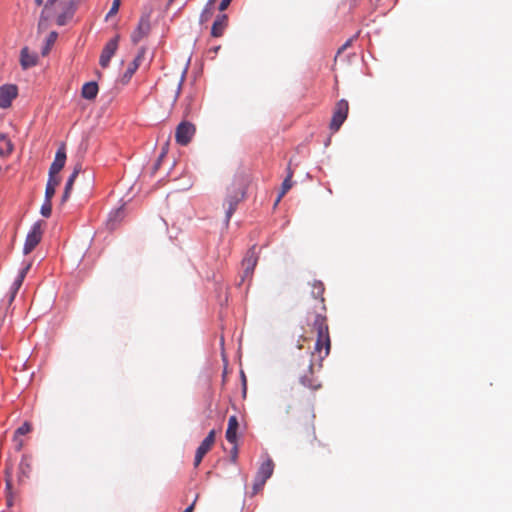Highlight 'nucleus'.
Returning a JSON list of instances; mask_svg holds the SVG:
<instances>
[{
  "mask_svg": "<svg viewBox=\"0 0 512 512\" xmlns=\"http://www.w3.org/2000/svg\"><path fill=\"white\" fill-rule=\"evenodd\" d=\"M17 448H18V450H20L22 448V443L21 442L18 443V447Z\"/></svg>",
  "mask_w": 512,
  "mask_h": 512,
  "instance_id": "49",
  "label": "nucleus"
},
{
  "mask_svg": "<svg viewBox=\"0 0 512 512\" xmlns=\"http://www.w3.org/2000/svg\"><path fill=\"white\" fill-rule=\"evenodd\" d=\"M150 32L149 16H142L139 20L137 28L131 34V40L134 44L139 43Z\"/></svg>",
  "mask_w": 512,
  "mask_h": 512,
  "instance_id": "12",
  "label": "nucleus"
},
{
  "mask_svg": "<svg viewBox=\"0 0 512 512\" xmlns=\"http://www.w3.org/2000/svg\"><path fill=\"white\" fill-rule=\"evenodd\" d=\"M118 41H119V36H115L114 38L109 40L106 43V45L104 46V48L101 52V55H100V59H99V64L101 65V67H103V68L108 67L111 58L114 56L115 52L117 51Z\"/></svg>",
  "mask_w": 512,
  "mask_h": 512,
  "instance_id": "10",
  "label": "nucleus"
},
{
  "mask_svg": "<svg viewBox=\"0 0 512 512\" xmlns=\"http://www.w3.org/2000/svg\"><path fill=\"white\" fill-rule=\"evenodd\" d=\"M43 25H44L43 24V16H41V19H40L39 24H38L39 30H41L43 28Z\"/></svg>",
  "mask_w": 512,
  "mask_h": 512,
  "instance_id": "45",
  "label": "nucleus"
},
{
  "mask_svg": "<svg viewBox=\"0 0 512 512\" xmlns=\"http://www.w3.org/2000/svg\"><path fill=\"white\" fill-rule=\"evenodd\" d=\"M352 43V39L347 40L338 50V54L342 53L344 50H346Z\"/></svg>",
  "mask_w": 512,
  "mask_h": 512,
  "instance_id": "37",
  "label": "nucleus"
},
{
  "mask_svg": "<svg viewBox=\"0 0 512 512\" xmlns=\"http://www.w3.org/2000/svg\"><path fill=\"white\" fill-rule=\"evenodd\" d=\"M195 125L188 121H182L178 124L175 131V140L179 145L186 146L195 135Z\"/></svg>",
  "mask_w": 512,
  "mask_h": 512,
  "instance_id": "5",
  "label": "nucleus"
},
{
  "mask_svg": "<svg viewBox=\"0 0 512 512\" xmlns=\"http://www.w3.org/2000/svg\"><path fill=\"white\" fill-rule=\"evenodd\" d=\"M233 445H234V446H233V448L231 449V455H230V457H231V461H232L233 463H236L237 458H238V447H237V443H235V444H233Z\"/></svg>",
  "mask_w": 512,
  "mask_h": 512,
  "instance_id": "35",
  "label": "nucleus"
},
{
  "mask_svg": "<svg viewBox=\"0 0 512 512\" xmlns=\"http://www.w3.org/2000/svg\"><path fill=\"white\" fill-rule=\"evenodd\" d=\"M69 196H70V193L67 191H64L63 195H62V203L66 202L68 200Z\"/></svg>",
  "mask_w": 512,
  "mask_h": 512,
  "instance_id": "42",
  "label": "nucleus"
},
{
  "mask_svg": "<svg viewBox=\"0 0 512 512\" xmlns=\"http://www.w3.org/2000/svg\"><path fill=\"white\" fill-rule=\"evenodd\" d=\"M57 37H58V33L56 31H52L48 35L47 40H46V45L42 49L43 56H46L50 52L51 47L54 45V43L57 40Z\"/></svg>",
  "mask_w": 512,
  "mask_h": 512,
  "instance_id": "27",
  "label": "nucleus"
},
{
  "mask_svg": "<svg viewBox=\"0 0 512 512\" xmlns=\"http://www.w3.org/2000/svg\"><path fill=\"white\" fill-rule=\"evenodd\" d=\"M144 55H145V48L142 47L139 49L138 54L135 57V59L128 65L127 70L125 71V73L123 75V81L125 83L129 82V80L132 78L134 73L137 71V69L139 68V66L144 58Z\"/></svg>",
  "mask_w": 512,
  "mask_h": 512,
  "instance_id": "16",
  "label": "nucleus"
},
{
  "mask_svg": "<svg viewBox=\"0 0 512 512\" xmlns=\"http://www.w3.org/2000/svg\"><path fill=\"white\" fill-rule=\"evenodd\" d=\"M185 76H186V70H183L182 72L177 73V74H165L164 78L159 83L162 86H168V85L171 86L170 98L173 102L177 101V99L181 93L182 85L185 80Z\"/></svg>",
  "mask_w": 512,
  "mask_h": 512,
  "instance_id": "3",
  "label": "nucleus"
},
{
  "mask_svg": "<svg viewBox=\"0 0 512 512\" xmlns=\"http://www.w3.org/2000/svg\"><path fill=\"white\" fill-rule=\"evenodd\" d=\"M228 26V16L226 14H220L214 20L211 28V35L215 38L222 37Z\"/></svg>",
  "mask_w": 512,
  "mask_h": 512,
  "instance_id": "17",
  "label": "nucleus"
},
{
  "mask_svg": "<svg viewBox=\"0 0 512 512\" xmlns=\"http://www.w3.org/2000/svg\"><path fill=\"white\" fill-rule=\"evenodd\" d=\"M55 1H56V0H48V1H47V3H46V7H47L48 5L53 4Z\"/></svg>",
  "mask_w": 512,
  "mask_h": 512,
  "instance_id": "46",
  "label": "nucleus"
},
{
  "mask_svg": "<svg viewBox=\"0 0 512 512\" xmlns=\"http://www.w3.org/2000/svg\"><path fill=\"white\" fill-rule=\"evenodd\" d=\"M175 0H169L168 5L172 4Z\"/></svg>",
  "mask_w": 512,
  "mask_h": 512,
  "instance_id": "51",
  "label": "nucleus"
},
{
  "mask_svg": "<svg viewBox=\"0 0 512 512\" xmlns=\"http://www.w3.org/2000/svg\"><path fill=\"white\" fill-rule=\"evenodd\" d=\"M239 427L238 419L235 415L230 416L228 420V427L226 430V439L229 443H237V430Z\"/></svg>",
  "mask_w": 512,
  "mask_h": 512,
  "instance_id": "19",
  "label": "nucleus"
},
{
  "mask_svg": "<svg viewBox=\"0 0 512 512\" xmlns=\"http://www.w3.org/2000/svg\"><path fill=\"white\" fill-rule=\"evenodd\" d=\"M45 223L43 221H37L32 226L31 230L27 234L24 247H23V253L25 255L31 253L35 247L40 243L43 235V226Z\"/></svg>",
  "mask_w": 512,
  "mask_h": 512,
  "instance_id": "4",
  "label": "nucleus"
},
{
  "mask_svg": "<svg viewBox=\"0 0 512 512\" xmlns=\"http://www.w3.org/2000/svg\"><path fill=\"white\" fill-rule=\"evenodd\" d=\"M314 418L315 415L311 411H307L303 417V422L301 421L300 418L297 419V422L311 434L313 439H316Z\"/></svg>",
  "mask_w": 512,
  "mask_h": 512,
  "instance_id": "22",
  "label": "nucleus"
},
{
  "mask_svg": "<svg viewBox=\"0 0 512 512\" xmlns=\"http://www.w3.org/2000/svg\"><path fill=\"white\" fill-rule=\"evenodd\" d=\"M66 162V148L65 144H61L58 148L54 161L52 162L49 172L50 174H58L64 167Z\"/></svg>",
  "mask_w": 512,
  "mask_h": 512,
  "instance_id": "14",
  "label": "nucleus"
},
{
  "mask_svg": "<svg viewBox=\"0 0 512 512\" xmlns=\"http://www.w3.org/2000/svg\"><path fill=\"white\" fill-rule=\"evenodd\" d=\"M55 192H56V188L46 186V189H45V200L52 201V198L54 197Z\"/></svg>",
  "mask_w": 512,
  "mask_h": 512,
  "instance_id": "34",
  "label": "nucleus"
},
{
  "mask_svg": "<svg viewBox=\"0 0 512 512\" xmlns=\"http://www.w3.org/2000/svg\"><path fill=\"white\" fill-rule=\"evenodd\" d=\"M258 262V253L256 251V246H252L244 256L242 260V268H243V280L245 278H249L252 276L254 269Z\"/></svg>",
  "mask_w": 512,
  "mask_h": 512,
  "instance_id": "7",
  "label": "nucleus"
},
{
  "mask_svg": "<svg viewBox=\"0 0 512 512\" xmlns=\"http://www.w3.org/2000/svg\"><path fill=\"white\" fill-rule=\"evenodd\" d=\"M214 0H209L200 14V23L207 22L213 15L212 4Z\"/></svg>",
  "mask_w": 512,
  "mask_h": 512,
  "instance_id": "28",
  "label": "nucleus"
},
{
  "mask_svg": "<svg viewBox=\"0 0 512 512\" xmlns=\"http://www.w3.org/2000/svg\"><path fill=\"white\" fill-rule=\"evenodd\" d=\"M38 63V55L30 52L28 47H23L20 53V65L26 70L36 66Z\"/></svg>",
  "mask_w": 512,
  "mask_h": 512,
  "instance_id": "15",
  "label": "nucleus"
},
{
  "mask_svg": "<svg viewBox=\"0 0 512 512\" xmlns=\"http://www.w3.org/2000/svg\"><path fill=\"white\" fill-rule=\"evenodd\" d=\"M69 196H70V193L67 191H64L63 195H62V203L66 202L68 200Z\"/></svg>",
  "mask_w": 512,
  "mask_h": 512,
  "instance_id": "41",
  "label": "nucleus"
},
{
  "mask_svg": "<svg viewBox=\"0 0 512 512\" xmlns=\"http://www.w3.org/2000/svg\"><path fill=\"white\" fill-rule=\"evenodd\" d=\"M232 0H222L219 5V10L224 11L228 8Z\"/></svg>",
  "mask_w": 512,
  "mask_h": 512,
  "instance_id": "36",
  "label": "nucleus"
},
{
  "mask_svg": "<svg viewBox=\"0 0 512 512\" xmlns=\"http://www.w3.org/2000/svg\"><path fill=\"white\" fill-rule=\"evenodd\" d=\"M196 498H198V496H196ZM196 500H197V499H195V500L193 501V503H192L191 505H189V506H188V507H187L183 512H193L194 507H195Z\"/></svg>",
  "mask_w": 512,
  "mask_h": 512,
  "instance_id": "39",
  "label": "nucleus"
},
{
  "mask_svg": "<svg viewBox=\"0 0 512 512\" xmlns=\"http://www.w3.org/2000/svg\"><path fill=\"white\" fill-rule=\"evenodd\" d=\"M349 111L348 102L345 99L339 100L334 108L333 116L330 123V128L334 131H338L341 125L347 118Z\"/></svg>",
  "mask_w": 512,
  "mask_h": 512,
  "instance_id": "6",
  "label": "nucleus"
},
{
  "mask_svg": "<svg viewBox=\"0 0 512 512\" xmlns=\"http://www.w3.org/2000/svg\"><path fill=\"white\" fill-rule=\"evenodd\" d=\"M30 268H31V263H28L24 268H22L20 270L17 278L13 282L11 289H10V302H12L14 300V298H15L17 292L19 291L20 287L22 286L23 281H24L28 271L30 270Z\"/></svg>",
  "mask_w": 512,
  "mask_h": 512,
  "instance_id": "18",
  "label": "nucleus"
},
{
  "mask_svg": "<svg viewBox=\"0 0 512 512\" xmlns=\"http://www.w3.org/2000/svg\"><path fill=\"white\" fill-rule=\"evenodd\" d=\"M325 291L324 284L321 281L314 280L311 283V295L312 297L319 302L321 313L325 315L326 306H325V298L323 296Z\"/></svg>",
  "mask_w": 512,
  "mask_h": 512,
  "instance_id": "13",
  "label": "nucleus"
},
{
  "mask_svg": "<svg viewBox=\"0 0 512 512\" xmlns=\"http://www.w3.org/2000/svg\"><path fill=\"white\" fill-rule=\"evenodd\" d=\"M5 482H6V490H7V504L8 506L12 505V499H11V489H12V466L6 465L5 469Z\"/></svg>",
  "mask_w": 512,
  "mask_h": 512,
  "instance_id": "26",
  "label": "nucleus"
},
{
  "mask_svg": "<svg viewBox=\"0 0 512 512\" xmlns=\"http://www.w3.org/2000/svg\"><path fill=\"white\" fill-rule=\"evenodd\" d=\"M77 177H78V175H77V171H73V172L71 173V175L69 176V178H68V180H67V183H69V184H74V182H75V180H76V178H77Z\"/></svg>",
  "mask_w": 512,
  "mask_h": 512,
  "instance_id": "38",
  "label": "nucleus"
},
{
  "mask_svg": "<svg viewBox=\"0 0 512 512\" xmlns=\"http://www.w3.org/2000/svg\"><path fill=\"white\" fill-rule=\"evenodd\" d=\"M249 184V178L247 175L239 174L236 175L227 189V196L224 202L226 208V221L229 222L237 205L245 198L246 189Z\"/></svg>",
  "mask_w": 512,
  "mask_h": 512,
  "instance_id": "1",
  "label": "nucleus"
},
{
  "mask_svg": "<svg viewBox=\"0 0 512 512\" xmlns=\"http://www.w3.org/2000/svg\"><path fill=\"white\" fill-rule=\"evenodd\" d=\"M215 443V430H211L196 450L194 466L198 467L203 457L211 450Z\"/></svg>",
  "mask_w": 512,
  "mask_h": 512,
  "instance_id": "8",
  "label": "nucleus"
},
{
  "mask_svg": "<svg viewBox=\"0 0 512 512\" xmlns=\"http://www.w3.org/2000/svg\"><path fill=\"white\" fill-rule=\"evenodd\" d=\"M81 169H82L81 164H76L73 171H77V175H79Z\"/></svg>",
  "mask_w": 512,
  "mask_h": 512,
  "instance_id": "44",
  "label": "nucleus"
},
{
  "mask_svg": "<svg viewBox=\"0 0 512 512\" xmlns=\"http://www.w3.org/2000/svg\"><path fill=\"white\" fill-rule=\"evenodd\" d=\"M18 95V88L14 84H5L0 87V108H9Z\"/></svg>",
  "mask_w": 512,
  "mask_h": 512,
  "instance_id": "9",
  "label": "nucleus"
},
{
  "mask_svg": "<svg viewBox=\"0 0 512 512\" xmlns=\"http://www.w3.org/2000/svg\"><path fill=\"white\" fill-rule=\"evenodd\" d=\"M265 483H266V481H264L258 477H255L253 487H252V495H256L257 493H259L263 489Z\"/></svg>",
  "mask_w": 512,
  "mask_h": 512,
  "instance_id": "30",
  "label": "nucleus"
},
{
  "mask_svg": "<svg viewBox=\"0 0 512 512\" xmlns=\"http://www.w3.org/2000/svg\"><path fill=\"white\" fill-rule=\"evenodd\" d=\"M51 212H52V203H51V201L44 199V203L42 204L41 210H40L41 215L46 217V218H48V217L51 216Z\"/></svg>",
  "mask_w": 512,
  "mask_h": 512,
  "instance_id": "29",
  "label": "nucleus"
},
{
  "mask_svg": "<svg viewBox=\"0 0 512 512\" xmlns=\"http://www.w3.org/2000/svg\"><path fill=\"white\" fill-rule=\"evenodd\" d=\"M13 151V144L5 134H0V156H8Z\"/></svg>",
  "mask_w": 512,
  "mask_h": 512,
  "instance_id": "25",
  "label": "nucleus"
},
{
  "mask_svg": "<svg viewBox=\"0 0 512 512\" xmlns=\"http://www.w3.org/2000/svg\"><path fill=\"white\" fill-rule=\"evenodd\" d=\"M65 23H66V21H65V16H64V15H60V16H58V18H57V24L62 26V25H65Z\"/></svg>",
  "mask_w": 512,
  "mask_h": 512,
  "instance_id": "40",
  "label": "nucleus"
},
{
  "mask_svg": "<svg viewBox=\"0 0 512 512\" xmlns=\"http://www.w3.org/2000/svg\"><path fill=\"white\" fill-rule=\"evenodd\" d=\"M306 367L307 371L305 372V374L299 377V381L304 387L309 388L312 391H315L321 387V383L318 381L317 378L314 377L313 363L311 360L307 361Z\"/></svg>",
  "mask_w": 512,
  "mask_h": 512,
  "instance_id": "11",
  "label": "nucleus"
},
{
  "mask_svg": "<svg viewBox=\"0 0 512 512\" xmlns=\"http://www.w3.org/2000/svg\"><path fill=\"white\" fill-rule=\"evenodd\" d=\"M98 93V85L96 82H87L83 85L81 95L87 100H94Z\"/></svg>",
  "mask_w": 512,
  "mask_h": 512,
  "instance_id": "23",
  "label": "nucleus"
},
{
  "mask_svg": "<svg viewBox=\"0 0 512 512\" xmlns=\"http://www.w3.org/2000/svg\"><path fill=\"white\" fill-rule=\"evenodd\" d=\"M292 177H293V171L291 170L290 167H288L287 177L284 179V181L282 183L281 191L277 197L275 204H278L280 202V200L282 199V197L291 189Z\"/></svg>",
  "mask_w": 512,
  "mask_h": 512,
  "instance_id": "24",
  "label": "nucleus"
},
{
  "mask_svg": "<svg viewBox=\"0 0 512 512\" xmlns=\"http://www.w3.org/2000/svg\"><path fill=\"white\" fill-rule=\"evenodd\" d=\"M36 3H37V5H41L42 4V0H36Z\"/></svg>",
  "mask_w": 512,
  "mask_h": 512,
  "instance_id": "50",
  "label": "nucleus"
},
{
  "mask_svg": "<svg viewBox=\"0 0 512 512\" xmlns=\"http://www.w3.org/2000/svg\"><path fill=\"white\" fill-rule=\"evenodd\" d=\"M72 187H73V184H69L66 182L64 191L71 193Z\"/></svg>",
  "mask_w": 512,
  "mask_h": 512,
  "instance_id": "43",
  "label": "nucleus"
},
{
  "mask_svg": "<svg viewBox=\"0 0 512 512\" xmlns=\"http://www.w3.org/2000/svg\"><path fill=\"white\" fill-rule=\"evenodd\" d=\"M57 175L58 174H50L49 173V177H48V181H47L46 186L57 188V186L60 183V177L57 176Z\"/></svg>",
  "mask_w": 512,
  "mask_h": 512,
  "instance_id": "33",
  "label": "nucleus"
},
{
  "mask_svg": "<svg viewBox=\"0 0 512 512\" xmlns=\"http://www.w3.org/2000/svg\"><path fill=\"white\" fill-rule=\"evenodd\" d=\"M19 473H18V480L19 482H22L24 478H27L32 470L31 467V458L27 455H24L21 458L19 467H18Z\"/></svg>",
  "mask_w": 512,
  "mask_h": 512,
  "instance_id": "21",
  "label": "nucleus"
},
{
  "mask_svg": "<svg viewBox=\"0 0 512 512\" xmlns=\"http://www.w3.org/2000/svg\"><path fill=\"white\" fill-rule=\"evenodd\" d=\"M274 463L271 458H267L259 467L256 477L267 481L273 474Z\"/></svg>",
  "mask_w": 512,
  "mask_h": 512,
  "instance_id": "20",
  "label": "nucleus"
},
{
  "mask_svg": "<svg viewBox=\"0 0 512 512\" xmlns=\"http://www.w3.org/2000/svg\"><path fill=\"white\" fill-rule=\"evenodd\" d=\"M290 409H291V406H288L287 409H286V414L290 413Z\"/></svg>",
  "mask_w": 512,
  "mask_h": 512,
  "instance_id": "47",
  "label": "nucleus"
},
{
  "mask_svg": "<svg viewBox=\"0 0 512 512\" xmlns=\"http://www.w3.org/2000/svg\"><path fill=\"white\" fill-rule=\"evenodd\" d=\"M31 431V425L28 422L23 423L20 427L15 431L14 438L16 439L19 435H25Z\"/></svg>",
  "mask_w": 512,
  "mask_h": 512,
  "instance_id": "31",
  "label": "nucleus"
},
{
  "mask_svg": "<svg viewBox=\"0 0 512 512\" xmlns=\"http://www.w3.org/2000/svg\"><path fill=\"white\" fill-rule=\"evenodd\" d=\"M120 4H121V0H113L112 6L106 15V19H108L118 13Z\"/></svg>",
  "mask_w": 512,
  "mask_h": 512,
  "instance_id": "32",
  "label": "nucleus"
},
{
  "mask_svg": "<svg viewBox=\"0 0 512 512\" xmlns=\"http://www.w3.org/2000/svg\"><path fill=\"white\" fill-rule=\"evenodd\" d=\"M312 328L317 333L314 352L322 361L329 355L331 350V340L326 316L322 313H316L312 323Z\"/></svg>",
  "mask_w": 512,
  "mask_h": 512,
  "instance_id": "2",
  "label": "nucleus"
},
{
  "mask_svg": "<svg viewBox=\"0 0 512 512\" xmlns=\"http://www.w3.org/2000/svg\"><path fill=\"white\" fill-rule=\"evenodd\" d=\"M220 46L213 48V51L216 53L219 50Z\"/></svg>",
  "mask_w": 512,
  "mask_h": 512,
  "instance_id": "48",
  "label": "nucleus"
}]
</instances>
